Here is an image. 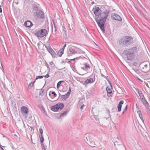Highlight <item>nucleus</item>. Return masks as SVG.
Listing matches in <instances>:
<instances>
[{"mask_svg": "<svg viewBox=\"0 0 150 150\" xmlns=\"http://www.w3.org/2000/svg\"><path fill=\"white\" fill-rule=\"evenodd\" d=\"M137 63L136 62H134L133 63V65H134L135 66H136L137 65Z\"/></svg>", "mask_w": 150, "mask_h": 150, "instance_id": "43", "label": "nucleus"}, {"mask_svg": "<svg viewBox=\"0 0 150 150\" xmlns=\"http://www.w3.org/2000/svg\"><path fill=\"white\" fill-rule=\"evenodd\" d=\"M101 76L105 78L108 81V76H105L104 75H103L102 74H101Z\"/></svg>", "mask_w": 150, "mask_h": 150, "instance_id": "34", "label": "nucleus"}, {"mask_svg": "<svg viewBox=\"0 0 150 150\" xmlns=\"http://www.w3.org/2000/svg\"><path fill=\"white\" fill-rule=\"evenodd\" d=\"M64 107V105L62 103H58L52 106L51 110L53 111L57 112L59 110H61Z\"/></svg>", "mask_w": 150, "mask_h": 150, "instance_id": "5", "label": "nucleus"}, {"mask_svg": "<svg viewBox=\"0 0 150 150\" xmlns=\"http://www.w3.org/2000/svg\"><path fill=\"white\" fill-rule=\"evenodd\" d=\"M124 101L122 100H120L117 105L118 111L120 112L121 111L122 104L123 103Z\"/></svg>", "mask_w": 150, "mask_h": 150, "instance_id": "15", "label": "nucleus"}, {"mask_svg": "<svg viewBox=\"0 0 150 150\" xmlns=\"http://www.w3.org/2000/svg\"><path fill=\"white\" fill-rule=\"evenodd\" d=\"M21 111L23 115L26 118L29 112L28 108L25 106H23L21 107Z\"/></svg>", "mask_w": 150, "mask_h": 150, "instance_id": "8", "label": "nucleus"}, {"mask_svg": "<svg viewBox=\"0 0 150 150\" xmlns=\"http://www.w3.org/2000/svg\"><path fill=\"white\" fill-rule=\"evenodd\" d=\"M83 51L78 48L74 46H71L69 47L67 52L68 56L70 57L77 53H82Z\"/></svg>", "mask_w": 150, "mask_h": 150, "instance_id": "2", "label": "nucleus"}, {"mask_svg": "<svg viewBox=\"0 0 150 150\" xmlns=\"http://www.w3.org/2000/svg\"><path fill=\"white\" fill-rule=\"evenodd\" d=\"M78 57L77 59H80V58L83 59L84 58L86 59V58L85 57H83V56H80L79 57Z\"/></svg>", "mask_w": 150, "mask_h": 150, "instance_id": "39", "label": "nucleus"}, {"mask_svg": "<svg viewBox=\"0 0 150 150\" xmlns=\"http://www.w3.org/2000/svg\"><path fill=\"white\" fill-rule=\"evenodd\" d=\"M141 82H142L143 81L142 80H141L140 79H139L138 78H137Z\"/></svg>", "mask_w": 150, "mask_h": 150, "instance_id": "49", "label": "nucleus"}, {"mask_svg": "<svg viewBox=\"0 0 150 150\" xmlns=\"http://www.w3.org/2000/svg\"><path fill=\"white\" fill-rule=\"evenodd\" d=\"M66 44H65L63 46L62 48L60 49L58 51V54H59V57H61L62 55L63 54L64 49H65V48L66 47Z\"/></svg>", "mask_w": 150, "mask_h": 150, "instance_id": "12", "label": "nucleus"}, {"mask_svg": "<svg viewBox=\"0 0 150 150\" xmlns=\"http://www.w3.org/2000/svg\"><path fill=\"white\" fill-rule=\"evenodd\" d=\"M62 69H58V70H62Z\"/></svg>", "mask_w": 150, "mask_h": 150, "instance_id": "55", "label": "nucleus"}, {"mask_svg": "<svg viewBox=\"0 0 150 150\" xmlns=\"http://www.w3.org/2000/svg\"><path fill=\"white\" fill-rule=\"evenodd\" d=\"M39 133L40 134L39 135V137L40 138V140H41V141L43 140L44 139L43 137L42 136V134H43V130L42 129L40 128L39 129Z\"/></svg>", "mask_w": 150, "mask_h": 150, "instance_id": "19", "label": "nucleus"}, {"mask_svg": "<svg viewBox=\"0 0 150 150\" xmlns=\"http://www.w3.org/2000/svg\"><path fill=\"white\" fill-rule=\"evenodd\" d=\"M97 121H98V117L97 116H96V117H94Z\"/></svg>", "mask_w": 150, "mask_h": 150, "instance_id": "45", "label": "nucleus"}, {"mask_svg": "<svg viewBox=\"0 0 150 150\" xmlns=\"http://www.w3.org/2000/svg\"><path fill=\"white\" fill-rule=\"evenodd\" d=\"M43 91L42 90H41L39 92V95H41V96H43Z\"/></svg>", "mask_w": 150, "mask_h": 150, "instance_id": "33", "label": "nucleus"}, {"mask_svg": "<svg viewBox=\"0 0 150 150\" xmlns=\"http://www.w3.org/2000/svg\"><path fill=\"white\" fill-rule=\"evenodd\" d=\"M47 49L50 53L52 52V51L53 50L50 47H48L47 48Z\"/></svg>", "mask_w": 150, "mask_h": 150, "instance_id": "30", "label": "nucleus"}, {"mask_svg": "<svg viewBox=\"0 0 150 150\" xmlns=\"http://www.w3.org/2000/svg\"><path fill=\"white\" fill-rule=\"evenodd\" d=\"M136 91L138 92L141 100L145 98L144 96L141 91H139V89H136Z\"/></svg>", "mask_w": 150, "mask_h": 150, "instance_id": "18", "label": "nucleus"}, {"mask_svg": "<svg viewBox=\"0 0 150 150\" xmlns=\"http://www.w3.org/2000/svg\"><path fill=\"white\" fill-rule=\"evenodd\" d=\"M136 49V47H134L124 51V53L128 60H131L133 59Z\"/></svg>", "mask_w": 150, "mask_h": 150, "instance_id": "3", "label": "nucleus"}, {"mask_svg": "<svg viewBox=\"0 0 150 150\" xmlns=\"http://www.w3.org/2000/svg\"><path fill=\"white\" fill-rule=\"evenodd\" d=\"M51 68H53L55 66L54 63L52 62H51L49 63Z\"/></svg>", "mask_w": 150, "mask_h": 150, "instance_id": "31", "label": "nucleus"}, {"mask_svg": "<svg viewBox=\"0 0 150 150\" xmlns=\"http://www.w3.org/2000/svg\"><path fill=\"white\" fill-rule=\"evenodd\" d=\"M148 65L147 64H145L144 65V67H142L143 71L144 72H146L147 71V69H146Z\"/></svg>", "mask_w": 150, "mask_h": 150, "instance_id": "26", "label": "nucleus"}, {"mask_svg": "<svg viewBox=\"0 0 150 150\" xmlns=\"http://www.w3.org/2000/svg\"><path fill=\"white\" fill-rule=\"evenodd\" d=\"M111 17V18L113 20H115L120 21H122V19L118 15L115 13H112Z\"/></svg>", "mask_w": 150, "mask_h": 150, "instance_id": "9", "label": "nucleus"}, {"mask_svg": "<svg viewBox=\"0 0 150 150\" xmlns=\"http://www.w3.org/2000/svg\"><path fill=\"white\" fill-rule=\"evenodd\" d=\"M139 117L140 118V119H141V120L144 123V120L143 118L142 117V115H141L140 116H139Z\"/></svg>", "mask_w": 150, "mask_h": 150, "instance_id": "37", "label": "nucleus"}, {"mask_svg": "<svg viewBox=\"0 0 150 150\" xmlns=\"http://www.w3.org/2000/svg\"><path fill=\"white\" fill-rule=\"evenodd\" d=\"M71 88L70 87L67 93L65 94V95L67 97H69V95L71 93Z\"/></svg>", "mask_w": 150, "mask_h": 150, "instance_id": "28", "label": "nucleus"}, {"mask_svg": "<svg viewBox=\"0 0 150 150\" xmlns=\"http://www.w3.org/2000/svg\"><path fill=\"white\" fill-rule=\"evenodd\" d=\"M145 84H146V86L147 87H148V88H149V86H148V83H145Z\"/></svg>", "mask_w": 150, "mask_h": 150, "instance_id": "51", "label": "nucleus"}, {"mask_svg": "<svg viewBox=\"0 0 150 150\" xmlns=\"http://www.w3.org/2000/svg\"><path fill=\"white\" fill-rule=\"evenodd\" d=\"M43 77H45L46 78H48L50 77V76L49 74H47L46 75L43 76Z\"/></svg>", "mask_w": 150, "mask_h": 150, "instance_id": "40", "label": "nucleus"}, {"mask_svg": "<svg viewBox=\"0 0 150 150\" xmlns=\"http://www.w3.org/2000/svg\"><path fill=\"white\" fill-rule=\"evenodd\" d=\"M64 81H59L57 83V88H58L59 87V86H60L61 83L62 82H63Z\"/></svg>", "mask_w": 150, "mask_h": 150, "instance_id": "29", "label": "nucleus"}, {"mask_svg": "<svg viewBox=\"0 0 150 150\" xmlns=\"http://www.w3.org/2000/svg\"><path fill=\"white\" fill-rule=\"evenodd\" d=\"M50 72H49L48 71V72H47V73L48 74H49V73H50Z\"/></svg>", "mask_w": 150, "mask_h": 150, "instance_id": "54", "label": "nucleus"}, {"mask_svg": "<svg viewBox=\"0 0 150 150\" xmlns=\"http://www.w3.org/2000/svg\"><path fill=\"white\" fill-rule=\"evenodd\" d=\"M136 71H138V70H136Z\"/></svg>", "mask_w": 150, "mask_h": 150, "instance_id": "57", "label": "nucleus"}, {"mask_svg": "<svg viewBox=\"0 0 150 150\" xmlns=\"http://www.w3.org/2000/svg\"><path fill=\"white\" fill-rule=\"evenodd\" d=\"M78 57H76V58H75L73 59H71V61H74V60L76 59H77Z\"/></svg>", "mask_w": 150, "mask_h": 150, "instance_id": "47", "label": "nucleus"}, {"mask_svg": "<svg viewBox=\"0 0 150 150\" xmlns=\"http://www.w3.org/2000/svg\"><path fill=\"white\" fill-rule=\"evenodd\" d=\"M50 95V93H49V95Z\"/></svg>", "mask_w": 150, "mask_h": 150, "instance_id": "58", "label": "nucleus"}, {"mask_svg": "<svg viewBox=\"0 0 150 150\" xmlns=\"http://www.w3.org/2000/svg\"><path fill=\"white\" fill-rule=\"evenodd\" d=\"M36 16L38 18L41 19H43L45 18L44 13L41 10H39L36 12Z\"/></svg>", "mask_w": 150, "mask_h": 150, "instance_id": "7", "label": "nucleus"}, {"mask_svg": "<svg viewBox=\"0 0 150 150\" xmlns=\"http://www.w3.org/2000/svg\"><path fill=\"white\" fill-rule=\"evenodd\" d=\"M49 144H50V141L49 142Z\"/></svg>", "mask_w": 150, "mask_h": 150, "instance_id": "59", "label": "nucleus"}, {"mask_svg": "<svg viewBox=\"0 0 150 150\" xmlns=\"http://www.w3.org/2000/svg\"><path fill=\"white\" fill-rule=\"evenodd\" d=\"M68 61L69 62H71V59H70V60H69Z\"/></svg>", "mask_w": 150, "mask_h": 150, "instance_id": "53", "label": "nucleus"}, {"mask_svg": "<svg viewBox=\"0 0 150 150\" xmlns=\"http://www.w3.org/2000/svg\"><path fill=\"white\" fill-rule=\"evenodd\" d=\"M63 31L64 32V33H66V28L65 27H63Z\"/></svg>", "mask_w": 150, "mask_h": 150, "instance_id": "42", "label": "nucleus"}, {"mask_svg": "<svg viewBox=\"0 0 150 150\" xmlns=\"http://www.w3.org/2000/svg\"><path fill=\"white\" fill-rule=\"evenodd\" d=\"M1 5L0 6V12L1 13L2 12V9L1 8Z\"/></svg>", "mask_w": 150, "mask_h": 150, "instance_id": "44", "label": "nucleus"}, {"mask_svg": "<svg viewBox=\"0 0 150 150\" xmlns=\"http://www.w3.org/2000/svg\"><path fill=\"white\" fill-rule=\"evenodd\" d=\"M145 77L146 79H150V72H148L146 75Z\"/></svg>", "mask_w": 150, "mask_h": 150, "instance_id": "27", "label": "nucleus"}, {"mask_svg": "<svg viewBox=\"0 0 150 150\" xmlns=\"http://www.w3.org/2000/svg\"><path fill=\"white\" fill-rule=\"evenodd\" d=\"M68 112V111L67 110H65L64 111L60 114V117H64V116H65L66 115Z\"/></svg>", "mask_w": 150, "mask_h": 150, "instance_id": "20", "label": "nucleus"}, {"mask_svg": "<svg viewBox=\"0 0 150 150\" xmlns=\"http://www.w3.org/2000/svg\"><path fill=\"white\" fill-rule=\"evenodd\" d=\"M15 3H16V4H18V2H17V3L15 2Z\"/></svg>", "mask_w": 150, "mask_h": 150, "instance_id": "56", "label": "nucleus"}, {"mask_svg": "<svg viewBox=\"0 0 150 150\" xmlns=\"http://www.w3.org/2000/svg\"><path fill=\"white\" fill-rule=\"evenodd\" d=\"M127 105H126L125 107V109L123 110V111L122 113V114H123L126 111V110H127Z\"/></svg>", "mask_w": 150, "mask_h": 150, "instance_id": "38", "label": "nucleus"}, {"mask_svg": "<svg viewBox=\"0 0 150 150\" xmlns=\"http://www.w3.org/2000/svg\"><path fill=\"white\" fill-rule=\"evenodd\" d=\"M133 39L130 37L127 36L125 38H121L119 41V43L120 45L125 46L130 45L133 43Z\"/></svg>", "mask_w": 150, "mask_h": 150, "instance_id": "4", "label": "nucleus"}, {"mask_svg": "<svg viewBox=\"0 0 150 150\" xmlns=\"http://www.w3.org/2000/svg\"><path fill=\"white\" fill-rule=\"evenodd\" d=\"M81 68L83 70H86L84 67H81Z\"/></svg>", "mask_w": 150, "mask_h": 150, "instance_id": "46", "label": "nucleus"}, {"mask_svg": "<svg viewBox=\"0 0 150 150\" xmlns=\"http://www.w3.org/2000/svg\"><path fill=\"white\" fill-rule=\"evenodd\" d=\"M95 78L93 79L92 78H90L89 79H86L83 83V85L86 86L89 83H91L95 81Z\"/></svg>", "mask_w": 150, "mask_h": 150, "instance_id": "10", "label": "nucleus"}, {"mask_svg": "<svg viewBox=\"0 0 150 150\" xmlns=\"http://www.w3.org/2000/svg\"><path fill=\"white\" fill-rule=\"evenodd\" d=\"M47 69H48V71L49 72H50V67H49V68H47Z\"/></svg>", "mask_w": 150, "mask_h": 150, "instance_id": "48", "label": "nucleus"}, {"mask_svg": "<svg viewBox=\"0 0 150 150\" xmlns=\"http://www.w3.org/2000/svg\"><path fill=\"white\" fill-rule=\"evenodd\" d=\"M92 11L96 16V21L102 32L104 33V25L109 14V11L106 9L103 12L101 13V10L98 7L93 8Z\"/></svg>", "mask_w": 150, "mask_h": 150, "instance_id": "1", "label": "nucleus"}, {"mask_svg": "<svg viewBox=\"0 0 150 150\" xmlns=\"http://www.w3.org/2000/svg\"><path fill=\"white\" fill-rule=\"evenodd\" d=\"M36 36L38 37L42 38L46 36L47 35V31L45 29H42L36 31L35 33Z\"/></svg>", "mask_w": 150, "mask_h": 150, "instance_id": "6", "label": "nucleus"}, {"mask_svg": "<svg viewBox=\"0 0 150 150\" xmlns=\"http://www.w3.org/2000/svg\"><path fill=\"white\" fill-rule=\"evenodd\" d=\"M33 10L35 11H38L39 10L38 9V6L36 5H33Z\"/></svg>", "mask_w": 150, "mask_h": 150, "instance_id": "23", "label": "nucleus"}, {"mask_svg": "<svg viewBox=\"0 0 150 150\" xmlns=\"http://www.w3.org/2000/svg\"><path fill=\"white\" fill-rule=\"evenodd\" d=\"M51 22L52 25H53V26L54 29V33L53 32V34H55L56 33V32L57 31V28L55 25V23L54 22V20L53 19H51Z\"/></svg>", "mask_w": 150, "mask_h": 150, "instance_id": "16", "label": "nucleus"}, {"mask_svg": "<svg viewBox=\"0 0 150 150\" xmlns=\"http://www.w3.org/2000/svg\"><path fill=\"white\" fill-rule=\"evenodd\" d=\"M41 140H40L41 146L42 148V150H46L47 149V146L45 145V144L43 143V141L44 140V139L42 141H41Z\"/></svg>", "mask_w": 150, "mask_h": 150, "instance_id": "14", "label": "nucleus"}, {"mask_svg": "<svg viewBox=\"0 0 150 150\" xmlns=\"http://www.w3.org/2000/svg\"><path fill=\"white\" fill-rule=\"evenodd\" d=\"M51 94H53L54 95V96L55 97H56L57 96V94H56V93L54 92H53V91L51 93Z\"/></svg>", "mask_w": 150, "mask_h": 150, "instance_id": "35", "label": "nucleus"}, {"mask_svg": "<svg viewBox=\"0 0 150 150\" xmlns=\"http://www.w3.org/2000/svg\"><path fill=\"white\" fill-rule=\"evenodd\" d=\"M43 76H38L36 77L35 79L36 80L38 79H42L43 78Z\"/></svg>", "mask_w": 150, "mask_h": 150, "instance_id": "32", "label": "nucleus"}, {"mask_svg": "<svg viewBox=\"0 0 150 150\" xmlns=\"http://www.w3.org/2000/svg\"><path fill=\"white\" fill-rule=\"evenodd\" d=\"M84 105H82L81 107H80V109H82L83 106Z\"/></svg>", "mask_w": 150, "mask_h": 150, "instance_id": "50", "label": "nucleus"}, {"mask_svg": "<svg viewBox=\"0 0 150 150\" xmlns=\"http://www.w3.org/2000/svg\"><path fill=\"white\" fill-rule=\"evenodd\" d=\"M85 70H87L90 68V66L89 64H87L86 63L83 64Z\"/></svg>", "mask_w": 150, "mask_h": 150, "instance_id": "21", "label": "nucleus"}, {"mask_svg": "<svg viewBox=\"0 0 150 150\" xmlns=\"http://www.w3.org/2000/svg\"><path fill=\"white\" fill-rule=\"evenodd\" d=\"M59 95H60L61 96V99L63 100H64L66 99L68 97L67 96H66L65 95H61L59 93Z\"/></svg>", "mask_w": 150, "mask_h": 150, "instance_id": "22", "label": "nucleus"}, {"mask_svg": "<svg viewBox=\"0 0 150 150\" xmlns=\"http://www.w3.org/2000/svg\"><path fill=\"white\" fill-rule=\"evenodd\" d=\"M35 81H36V79H35L32 82L30 83L29 86H28V88H29L30 89L33 86L34 84L35 83Z\"/></svg>", "mask_w": 150, "mask_h": 150, "instance_id": "24", "label": "nucleus"}, {"mask_svg": "<svg viewBox=\"0 0 150 150\" xmlns=\"http://www.w3.org/2000/svg\"><path fill=\"white\" fill-rule=\"evenodd\" d=\"M50 53L53 57H56L57 54L53 50L52 51V52H51Z\"/></svg>", "mask_w": 150, "mask_h": 150, "instance_id": "25", "label": "nucleus"}, {"mask_svg": "<svg viewBox=\"0 0 150 150\" xmlns=\"http://www.w3.org/2000/svg\"><path fill=\"white\" fill-rule=\"evenodd\" d=\"M94 4V2L93 1L92 2H91V4Z\"/></svg>", "mask_w": 150, "mask_h": 150, "instance_id": "52", "label": "nucleus"}, {"mask_svg": "<svg viewBox=\"0 0 150 150\" xmlns=\"http://www.w3.org/2000/svg\"><path fill=\"white\" fill-rule=\"evenodd\" d=\"M24 25L26 27H30V26H32L33 24L30 21H27L25 22Z\"/></svg>", "mask_w": 150, "mask_h": 150, "instance_id": "11", "label": "nucleus"}, {"mask_svg": "<svg viewBox=\"0 0 150 150\" xmlns=\"http://www.w3.org/2000/svg\"><path fill=\"white\" fill-rule=\"evenodd\" d=\"M106 90L107 92V96L110 97L112 95V91L109 87H107L106 88Z\"/></svg>", "mask_w": 150, "mask_h": 150, "instance_id": "13", "label": "nucleus"}, {"mask_svg": "<svg viewBox=\"0 0 150 150\" xmlns=\"http://www.w3.org/2000/svg\"><path fill=\"white\" fill-rule=\"evenodd\" d=\"M137 112V113L139 115V116H140L141 115H142L141 111L140 110H138V111Z\"/></svg>", "mask_w": 150, "mask_h": 150, "instance_id": "36", "label": "nucleus"}, {"mask_svg": "<svg viewBox=\"0 0 150 150\" xmlns=\"http://www.w3.org/2000/svg\"><path fill=\"white\" fill-rule=\"evenodd\" d=\"M141 100L143 103L145 105V107L147 109H148L149 105L148 102L146 100L145 98L141 99Z\"/></svg>", "mask_w": 150, "mask_h": 150, "instance_id": "17", "label": "nucleus"}, {"mask_svg": "<svg viewBox=\"0 0 150 150\" xmlns=\"http://www.w3.org/2000/svg\"><path fill=\"white\" fill-rule=\"evenodd\" d=\"M45 65L47 67V68H49V65L47 62L45 63Z\"/></svg>", "mask_w": 150, "mask_h": 150, "instance_id": "41", "label": "nucleus"}]
</instances>
